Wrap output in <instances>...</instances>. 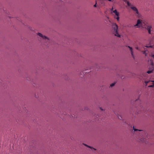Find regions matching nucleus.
<instances>
[{"label":"nucleus","instance_id":"15","mask_svg":"<svg viewBox=\"0 0 154 154\" xmlns=\"http://www.w3.org/2000/svg\"><path fill=\"white\" fill-rule=\"evenodd\" d=\"M118 117H119V118L120 119H122V116H120Z\"/></svg>","mask_w":154,"mask_h":154},{"label":"nucleus","instance_id":"1","mask_svg":"<svg viewBox=\"0 0 154 154\" xmlns=\"http://www.w3.org/2000/svg\"><path fill=\"white\" fill-rule=\"evenodd\" d=\"M134 26L135 27L137 26V27H139L141 26L147 29L149 34H151V29L152 28V26L145 20H142L140 19H138L137 20V24L134 25Z\"/></svg>","mask_w":154,"mask_h":154},{"label":"nucleus","instance_id":"7","mask_svg":"<svg viewBox=\"0 0 154 154\" xmlns=\"http://www.w3.org/2000/svg\"><path fill=\"white\" fill-rule=\"evenodd\" d=\"M151 62V66L152 67V68L150 69V68L149 67V70L147 72V73H148V74H150L152 72L153 70L154 64L152 62Z\"/></svg>","mask_w":154,"mask_h":154},{"label":"nucleus","instance_id":"14","mask_svg":"<svg viewBox=\"0 0 154 154\" xmlns=\"http://www.w3.org/2000/svg\"><path fill=\"white\" fill-rule=\"evenodd\" d=\"M115 83H112V84H110V87H112L115 85Z\"/></svg>","mask_w":154,"mask_h":154},{"label":"nucleus","instance_id":"9","mask_svg":"<svg viewBox=\"0 0 154 154\" xmlns=\"http://www.w3.org/2000/svg\"><path fill=\"white\" fill-rule=\"evenodd\" d=\"M144 51H142V52L143 53V54H145L146 56V54L148 53V51L146 48H144Z\"/></svg>","mask_w":154,"mask_h":154},{"label":"nucleus","instance_id":"18","mask_svg":"<svg viewBox=\"0 0 154 154\" xmlns=\"http://www.w3.org/2000/svg\"><path fill=\"white\" fill-rule=\"evenodd\" d=\"M85 146H88V147H90V148H91V147L89 146H88L87 145H86V144H85Z\"/></svg>","mask_w":154,"mask_h":154},{"label":"nucleus","instance_id":"16","mask_svg":"<svg viewBox=\"0 0 154 154\" xmlns=\"http://www.w3.org/2000/svg\"><path fill=\"white\" fill-rule=\"evenodd\" d=\"M113 7H112V9H111V11H112V13H113Z\"/></svg>","mask_w":154,"mask_h":154},{"label":"nucleus","instance_id":"11","mask_svg":"<svg viewBox=\"0 0 154 154\" xmlns=\"http://www.w3.org/2000/svg\"><path fill=\"white\" fill-rule=\"evenodd\" d=\"M133 130H134V131H142L141 130H138V129H135L134 128V126H133Z\"/></svg>","mask_w":154,"mask_h":154},{"label":"nucleus","instance_id":"13","mask_svg":"<svg viewBox=\"0 0 154 154\" xmlns=\"http://www.w3.org/2000/svg\"><path fill=\"white\" fill-rule=\"evenodd\" d=\"M150 82V81H145V83L146 84V85H147V84L149 83V82Z\"/></svg>","mask_w":154,"mask_h":154},{"label":"nucleus","instance_id":"3","mask_svg":"<svg viewBox=\"0 0 154 154\" xmlns=\"http://www.w3.org/2000/svg\"><path fill=\"white\" fill-rule=\"evenodd\" d=\"M112 26L113 29V34L115 35L120 37L121 35L118 33V27L117 25L115 23H112Z\"/></svg>","mask_w":154,"mask_h":154},{"label":"nucleus","instance_id":"12","mask_svg":"<svg viewBox=\"0 0 154 154\" xmlns=\"http://www.w3.org/2000/svg\"><path fill=\"white\" fill-rule=\"evenodd\" d=\"M151 82H152L153 83H152V85H150L148 86L149 87H154V81H151Z\"/></svg>","mask_w":154,"mask_h":154},{"label":"nucleus","instance_id":"20","mask_svg":"<svg viewBox=\"0 0 154 154\" xmlns=\"http://www.w3.org/2000/svg\"><path fill=\"white\" fill-rule=\"evenodd\" d=\"M93 149H94V150H95V149H94V148H93Z\"/></svg>","mask_w":154,"mask_h":154},{"label":"nucleus","instance_id":"10","mask_svg":"<svg viewBox=\"0 0 154 154\" xmlns=\"http://www.w3.org/2000/svg\"><path fill=\"white\" fill-rule=\"evenodd\" d=\"M146 47L147 48H153L154 49V46H146ZM152 57L154 59V55H153Z\"/></svg>","mask_w":154,"mask_h":154},{"label":"nucleus","instance_id":"8","mask_svg":"<svg viewBox=\"0 0 154 154\" xmlns=\"http://www.w3.org/2000/svg\"><path fill=\"white\" fill-rule=\"evenodd\" d=\"M128 47L130 49V50L131 51V55H132L133 57L134 58V53H133V49L132 48L130 47V46H128Z\"/></svg>","mask_w":154,"mask_h":154},{"label":"nucleus","instance_id":"17","mask_svg":"<svg viewBox=\"0 0 154 154\" xmlns=\"http://www.w3.org/2000/svg\"><path fill=\"white\" fill-rule=\"evenodd\" d=\"M94 7H97V2H96L95 4L94 5Z\"/></svg>","mask_w":154,"mask_h":154},{"label":"nucleus","instance_id":"5","mask_svg":"<svg viewBox=\"0 0 154 154\" xmlns=\"http://www.w3.org/2000/svg\"><path fill=\"white\" fill-rule=\"evenodd\" d=\"M37 35L44 40V42H46V43L49 42V38L43 35L41 33H38Z\"/></svg>","mask_w":154,"mask_h":154},{"label":"nucleus","instance_id":"4","mask_svg":"<svg viewBox=\"0 0 154 154\" xmlns=\"http://www.w3.org/2000/svg\"><path fill=\"white\" fill-rule=\"evenodd\" d=\"M141 101L139 98L137 99L135 102V104H137V103L138 107L140 109V111L141 112L142 110H144V108H143V106L141 104Z\"/></svg>","mask_w":154,"mask_h":154},{"label":"nucleus","instance_id":"2","mask_svg":"<svg viewBox=\"0 0 154 154\" xmlns=\"http://www.w3.org/2000/svg\"><path fill=\"white\" fill-rule=\"evenodd\" d=\"M125 3H126L128 6H129L131 9L134 12L136 15L138 17H140V14L139 13L138 10L137 8L134 6L133 5H131L129 2L127 0H122Z\"/></svg>","mask_w":154,"mask_h":154},{"label":"nucleus","instance_id":"21","mask_svg":"<svg viewBox=\"0 0 154 154\" xmlns=\"http://www.w3.org/2000/svg\"><path fill=\"white\" fill-rule=\"evenodd\" d=\"M101 110H103V109H102L101 108Z\"/></svg>","mask_w":154,"mask_h":154},{"label":"nucleus","instance_id":"6","mask_svg":"<svg viewBox=\"0 0 154 154\" xmlns=\"http://www.w3.org/2000/svg\"><path fill=\"white\" fill-rule=\"evenodd\" d=\"M113 13H115V14L116 15L114 16V18L117 20L118 21L119 20V13L116 10H115L113 11Z\"/></svg>","mask_w":154,"mask_h":154},{"label":"nucleus","instance_id":"19","mask_svg":"<svg viewBox=\"0 0 154 154\" xmlns=\"http://www.w3.org/2000/svg\"><path fill=\"white\" fill-rule=\"evenodd\" d=\"M136 49H138V50H139L138 48V47H137L136 48Z\"/></svg>","mask_w":154,"mask_h":154}]
</instances>
